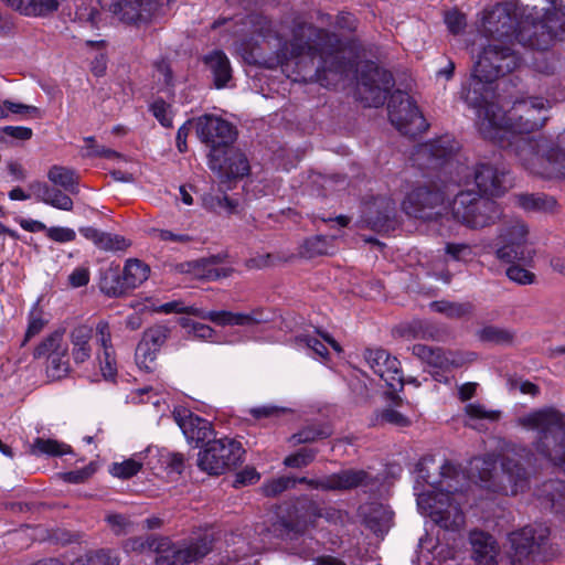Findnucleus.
<instances>
[{
    "mask_svg": "<svg viewBox=\"0 0 565 565\" xmlns=\"http://www.w3.org/2000/svg\"><path fill=\"white\" fill-rule=\"evenodd\" d=\"M203 206L212 212L225 211L227 214L237 212L238 202L227 195L207 194L203 198Z\"/></svg>",
    "mask_w": 565,
    "mask_h": 565,
    "instance_id": "obj_44",
    "label": "nucleus"
},
{
    "mask_svg": "<svg viewBox=\"0 0 565 565\" xmlns=\"http://www.w3.org/2000/svg\"><path fill=\"white\" fill-rule=\"evenodd\" d=\"M8 8L26 18H49L65 0H1Z\"/></svg>",
    "mask_w": 565,
    "mask_h": 565,
    "instance_id": "obj_29",
    "label": "nucleus"
},
{
    "mask_svg": "<svg viewBox=\"0 0 565 565\" xmlns=\"http://www.w3.org/2000/svg\"><path fill=\"white\" fill-rule=\"evenodd\" d=\"M445 23L452 34H458L466 28V15L458 11H449L445 14Z\"/></svg>",
    "mask_w": 565,
    "mask_h": 565,
    "instance_id": "obj_61",
    "label": "nucleus"
},
{
    "mask_svg": "<svg viewBox=\"0 0 565 565\" xmlns=\"http://www.w3.org/2000/svg\"><path fill=\"white\" fill-rule=\"evenodd\" d=\"M3 107H4L6 118H8L10 114L28 116V117H39L40 116V109L38 107L31 106V105H25L22 103L3 100Z\"/></svg>",
    "mask_w": 565,
    "mask_h": 565,
    "instance_id": "obj_57",
    "label": "nucleus"
},
{
    "mask_svg": "<svg viewBox=\"0 0 565 565\" xmlns=\"http://www.w3.org/2000/svg\"><path fill=\"white\" fill-rule=\"evenodd\" d=\"M516 0L507 1L484 10L479 32L489 42H511L515 39L523 45L536 50H546L554 40H565V26L558 29L550 23L553 19L546 15L545 21L536 22L532 13Z\"/></svg>",
    "mask_w": 565,
    "mask_h": 565,
    "instance_id": "obj_2",
    "label": "nucleus"
},
{
    "mask_svg": "<svg viewBox=\"0 0 565 565\" xmlns=\"http://www.w3.org/2000/svg\"><path fill=\"white\" fill-rule=\"evenodd\" d=\"M178 423L185 438L196 444L207 441L213 433L209 420L192 414L180 418Z\"/></svg>",
    "mask_w": 565,
    "mask_h": 565,
    "instance_id": "obj_32",
    "label": "nucleus"
},
{
    "mask_svg": "<svg viewBox=\"0 0 565 565\" xmlns=\"http://www.w3.org/2000/svg\"><path fill=\"white\" fill-rule=\"evenodd\" d=\"M199 139L209 148L207 164L220 178L235 179L247 174V158L234 146L236 128L227 120L204 115L196 119Z\"/></svg>",
    "mask_w": 565,
    "mask_h": 565,
    "instance_id": "obj_6",
    "label": "nucleus"
},
{
    "mask_svg": "<svg viewBox=\"0 0 565 565\" xmlns=\"http://www.w3.org/2000/svg\"><path fill=\"white\" fill-rule=\"evenodd\" d=\"M516 425L535 431L532 446L536 454L565 473V414L543 407L519 416Z\"/></svg>",
    "mask_w": 565,
    "mask_h": 565,
    "instance_id": "obj_9",
    "label": "nucleus"
},
{
    "mask_svg": "<svg viewBox=\"0 0 565 565\" xmlns=\"http://www.w3.org/2000/svg\"><path fill=\"white\" fill-rule=\"evenodd\" d=\"M457 142L449 136L441 137L416 147L414 161L420 168H445L450 180L458 184H469L471 179L480 192L489 195H501L509 186L508 172L490 163H478L473 168L455 159Z\"/></svg>",
    "mask_w": 565,
    "mask_h": 565,
    "instance_id": "obj_4",
    "label": "nucleus"
},
{
    "mask_svg": "<svg viewBox=\"0 0 565 565\" xmlns=\"http://www.w3.org/2000/svg\"><path fill=\"white\" fill-rule=\"evenodd\" d=\"M99 17L100 13L95 7L85 3L79 4L75 11V18L79 22H86L93 26L98 24Z\"/></svg>",
    "mask_w": 565,
    "mask_h": 565,
    "instance_id": "obj_58",
    "label": "nucleus"
},
{
    "mask_svg": "<svg viewBox=\"0 0 565 565\" xmlns=\"http://www.w3.org/2000/svg\"><path fill=\"white\" fill-rule=\"evenodd\" d=\"M150 110L156 119L166 128L172 127V110L171 106L166 103L163 99H156L151 106Z\"/></svg>",
    "mask_w": 565,
    "mask_h": 565,
    "instance_id": "obj_55",
    "label": "nucleus"
},
{
    "mask_svg": "<svg viewBox=\"0 0 565 565\" xmlns=\"http://www.w3.org/2000/svg\"><path fill=\"white\" fill-rule=\"evenodd\" d=\"M450 212L456 222L471 230L489 227L502 215L501 207L495 201L473 191L459 192L450 204Z\"/></svg>",
    "mask_w": 565,
    "mask_h": 565,
    "instance_id": "obj_11",
    "label": "nucleus"
},
{
    "mask_svg": "<svg viewBox=\"0 0 565 565\" xmlns=\"http://www.w3.org/2000/svg\"><path fill=\"white\" fill-rule=\"evenodd\" d=\"M331 435V430L324 425H311L302 428L298 433L290 436L289 441L292 446L300 444L313 443L318 439L328 438Z\"/></svg>",
    "mask_w": 565,
    "mask_h": 565,
    "instance_id": "obj_42",
    "label": "nucleus"
},
{
    "mask_svg": "<svg viewBox=\"0 0 565 565\" xmlns=\"http://www.w3.org/2000/svg\"><path fill=\"white\" fill-rule=\"evenodd\" d=\"M204 62L213 76L216 88L226 86L232 77V70L227 56L222 51H214L204 57Z\"/></svg>",
    "mask_w": 565,
    "mask_h": 565,
    "instance_id": "obj_34",
    "label": "nucleus"
},
{
    "mask_svg": "<svg viewBox=\"0 0 565 565\" xmlns=\"http://www.w3.org/2000/svg\"><path fill=\"white\" fill-rule=\"evenodd\" d=\"M150 268L139 259H128L122 270L124 285L129 290L139 287L149 277Z\"/></svg>",
    "mask_w": 565,
    "mask_h": 565,
    "instance_id": "obj_38",
    "label": "nucleus"
},
{
    "mask_svg": "<svg viewBox=\"0 0 565 565\" xmlns=\"http://www.w3.org/2000/svg\"><path fill=\"white\" fill-rule=\"evenodd\" d=\"M515 333L507 328L489 326L480 331V339L495 344H511Z\"/></svg>",
    "mask_w": 565,
    "mask_h": 565,
    "instance_id": "obj_45",
    "label": "nucleus"
},
{
    "mask_svg": "<svg viewBox=\"0 0 565 565\" xmlns=\"http://www.w3.org/2000/svg\"><path fill=\"white\" fill-rule=\"evenodd\" d=\"M548 99L531 96L516 99L510 109L502 111L500 106L488 100L475 107L477 127L484 139L503 147L507 134L527 135L541 130L548 120Z\"/></svg>",
    "mask_w": 565,
    "mask_h": 565,
    "instance_id": "obj_5",
    "label": "nucleus"
},
{
    "mask_svg": "<svg viewBox=\"0 0 565 565\" xmlns=\"http://www.w3.org/2000/svg\"><path fill=\"white\" fill-rule=\"evenodd\" d=\"M550 536V530L543 524L526 525L508 536L511 545L510 557L513 565H525L530 557L540 552Z\"/></svg>",
    "mask_w": 565,
    "mask_h": 565,
    "instance_id": "obj_18",
    "label": "nucleus"
},
{
    "mask_svg": "<svg viewBox=\"0 0 565 565\" xmlns=\"http://www.w3.org/2000/svg\"><path fill=\"white\" fill-rule=\"evenodd\" d=\"M416 469L417 479L431 487L417 494L420 512L446 530H458L463 524L461 504L470 489L466 475L450 461L436 465L431 456L420 459Z\"/></svg>",
    "mask_w": 565,
    "mask_h": 565,
    "instance_id": "obj_1",
    "label": "nucleus"
},
{
    "mask_svg": "<svg viewBox=\"0 0 565 565\" xmlns=\"http://www.w3.org/2000/svg\"><path fill=\"white\" fill-rule=\"evenodd\" d=\"M287 50L291 57L318 58L313 81L323 87L337 85L355 67V60L347 55L338 35L312 24H297Z\"/></svg>",
    "mask_w": 565,
    "mask_h": 565,
    "instance_id": "obj_3",
    "label": "nucleus"
},
{
    "mask_svg": "<svg viewBox=\"0 0 565 565\" xmlns=\"http://www.w3.org/2000/svg\"><path fill=\"white\" fill-rule=\"evenodd\" d=\"M296 487V480L292 477L282 476L277 479L265 482L260 490L266 497H276L281 492Z\"/></svg>",
    "mask_w": 565,
    "mask_h": 565,
    "instance_id": "obj_47",
    "label": "nucleus"
},
{
    "mask_svg": "<svg viewBox=\"0 0 565 565\" xmlns=\"http://www.w3.org/2000/svg\"><path fill=\"white\" fill-rule=\"evenodd\" d=\"M356 18L348 12H340L335 17L334 26L343 32H354L356 30Z\"/></svg>",
    "mask_w": 565,
    "mask_h": 565,
    "instance_id": "obj_64",
    "label": "nucleus"
},
{
    "mask_svg": "<svg viewBox=\"0 0 565 565\" xmlns=\"http://www.w3.org/2000/svg\"><path fill=\"white\" fill-rule=\"evenodd\" d=\"M393 85L392 74L375 63L365 62L361 66L358 77V95L365 106H382Z\"/></svg>",
    "mask_w": 565,
    "mask_h": 565,
    "instance_id": "obj_14",
    "label": "nucleus"
},
{
    "mask_svg": "<svg viewBox=\"0 0 565 565\" xmlns=\"http://www.w3.org/2000/svg\"><path fill=\"white\" fill-rule=\"evenodd\" d=\"M430 308L448 318H461L470 315L473 310V306L470 302H450L445 300L431 302Z\"/></svg>",
    "mask_w": 565,
    "mask_h": 565,
    "instance_id": "obj_43",
    "label": "nucleus"
},
{
    "mask_svg": "<svg viewBox=\"0 0 565 565\" xmlns=\"http://www.w3.org/2000/svg\"><path fill=\"white\" fill-rule=\"evenodd\" d=\"M396 216V203L390 196H379L366 205V222L375 231L392 228Z\"/></svg>",
    "mask_w": 565,
    "mask_h": 565,
    "instance_id": "obj_26",
    "label": "nucleus"
},
{
    "mask_svg": "<svg viewBox=\"0 0 565 565\" xmlns=\"http://www.w3.org/2000/svg\"><path fill=\"white\" fill-rule=\"evenodd\" d=\"M93 337L94 328L86 323L77 324L70 331L71 358L75 365H83L90 360L93 354L90 341Z\"/></svg>",
    "mask_w": 565,
    "mask_h": 565,
    "instance_id": "obj_28",
    "label": "nucleus"
},
{
    "mask_svg": "<svg viewBox=\"0 0 565 565\" xmlns=\"http://www.w3.org/2000/svg\"><path fill=\"white\" fill-rule=\"evenodd\" d=\"M296 343L300 345H305L309 349H311L316 354L320 356H327L328 355V349L327 347L317 338L307 335V334H300L295 338Z\"/></svg>",
    "mask_w": 565,
    "mask_h": 565,
    "instance_id": "obj_62",
    "label": "nucleus"
},
{
    "mask_svg": "<svg viewBox=\"0 0 565 565\" xmlns=\"http://www.w3.org/2000/svg\"><path fill=\"white\" fill-rule=\"evenodd\" d=\"M530 456L531 450L527 447L514 445L502 455L500 470L497 469L493 455L475 457L469 462V479L491 493L515 495L529 486L527 470L519 459Z\"/></svg>",
    "mask_w": 565,
    "mask_h": 565,
    "instance_id": "obj_7",
    "label": "nucleus"
},
{
    "mask_svg": "<svg viewBox=\"0 0 565 565\" xmlns=\"http://www.w3.org/2000/svg\"><path fill=\"white\" fill-rule=\"evenodd\" d=\"M160 311L164 313H188L199 317L218 326H243L247 321L244 313H234L231 311H206L194 306H185L182 301H170L160 306Z\"/></svg>",
    "mask_w": 565,
    "mask_h": 565,
    "instance_id": "obj_23",
    "label": "nucleus"
},
{
    "mask_svg": "<svg viewBox=\"0 0 565 565\" xmlns=\"http://www.w3.org/2000/svg\"><path fill=\"white\" fill-rule=\"evenodd\" d=\"M79 233L88 241H90L98 249L104 252H124L130 243L124 236L103 232L93 226L79 227Z\"/></svg>",
    "mask_w": 565,
    "mask_h": 565,
    "instance_id": "obj_31",
    "label": "nucleus"
},
{
    "mask_svg": "<svg viewBox=\"0 0 565 565\" xmlns=\"http://www.w3.org/2000/svg\"><path fill=\"white\" fill-rule=\"evenodd\" d=\"M94 333L99 347L96 352V361L105 380H114L117 374L116 352L113 344L111 329L106 320H99Z\"/></svg>",
    "mask_w": 565,
    "mask_h": 565,
    "instance_id": "obj_24",
    "label": "nucleus"
},
{
    "mask_svg": "<svg viewBox=\"0 0 565 565\" xmlns=\"http://www.w3.org/2000/svg\"><path fill=\"white\" fill-rule=\"evenodd\" d=\"M47 179L54 185L60 186L72 195L79 193V175L72 168L57 164L52 166L47 171Z\"/></svg>",
    "mask_w": 565,
    "mask_h": 565,
    "instance_id": "obj_33",
    "label": "nucleus"
},
{
    "mask_svg": "<svg viewBox=\"0 0 565 565\" xmlns=\"http://www.w3.org/2000/svg\"><path fill=\"white\" fill-rule=\"evenodd\" d=\"M168 328L163 326H154L143 332L141 340L159 351L168 338Z\"/></svg>",
    "mask_w": 565,
    "mask_h": 565,
    "instance_id": "obj_53",
    "label": "nucleus"
},
{
    "mask_svg": "<svg viewBox=\"0 0 565 565\" xmlns=\"http://www.w3.org/2000/svg\"><path fill=\"white\" fill-rule=\"evenodd\" d=\"M412 353L430 367L443 371L459 367L465 362V359L458 352L445 351L425 344L413 345Z\"/></svg>",
    "mask_w": 565,
    "mask_h": 565,
    "instance_id": "obj_25",
    "label": "nucleus"
},
{
    "mask_svg": "<svg viewBox=\"0 0 565 565\" xmlns=\"http://www.w3.org/2000/svg\"><path fill=\"white\" fill-rule=\"evenodd\" d=\"M30 190L34 199L39 202L62 211L73 210L74 202L68 192L39 181L31 183Z\"/></svg>",
    "mask_w": 565,
    "mask_h": 565,
    "instance_id": "obj_30",
    "label": "nucleus"
},
{
    "mask_svg": "<svg viewBox=\"0 0 565 565\" xmlns=\"http://www.w3.org/2000/svg\"><path fill=\"white\" fill-rule=\"evenodd\" d=\"M303 249L308 257L327 255L330 253V241L326 236H315L305 242Z\"/></svg>",
    "mask_w": 565,
    "mask_h": 565,
    "instance_id": "obj_52",
    "label": "nucleus"
},
{
    "mask_svg": "<svg viewBox=\"0 0 565 565\" xmlns=\"http://www.w3.org/2000/svg\"><path fill=\"white\" fill-rule=\"evenodd\" d=\"M141 469V463L135 459H127L122 462H114L109 472L120 479H129L137 475Z\"/></svg>",
    "mask_w": 565,
    "mask_h": 565,
    "instance_id": "obj_50",
    "label": "nucleus"
},
{
    "mask_svg": "<svg viewBox=\"0 0 565 565\" xmlns=\"http://www.w3.org/2000/svg\"><path fill=\"white\" fill-rule=\"evenodd\" d=\"M469 541L477 565H498L500 547L491 534L483 531H472Z\"/></svg>",
    "mask_w": 565,
    "mask_h": 565,
    "instance_id": "obj_27",
    "label": "nucleus"
},
{
    "mask_svg": "<svg viewBox=\"0 0 565 565\" xmlns=\"http://www.w3.org/2000/svg\"><path fill=\"white\" fill-rule=\"evenodd\" d=\"M297 483H303L310 489L321 491H349L359 487H367L373 483L372 476L363 469H343L339 472L321 478H294Z\"/></svg>",
    "mask_w": 565,
    "mask_h": 565,
    "instance_id": "obj_20",
    "label": "nucleus"
},
{
    "mask_svg": "<svg viewBox=\"0 0 565 565\" xmlns=\"http://www.w3.org/2000/svg\"><path fill=\"white\" fill-rule=\"evenodd\" d=\"M507 277L518 285H532L535 281V275L515 264H512L507 268Z\"/></svg>",
    "mask_w": 565,
    "mask_h": 565,
    "instance_id": "obj_56",
    "label": "nucleus"
},
{
    "mask_svg": "<svg viewBox=\"0 0 565 565\" xmlns=\"http://www.w3.org/2000/svg\"><path fill=\"white\" fill-rule=\"evenodd\" d=\"M34 358H46V373L53 380L66 376L71 370L68 345L63 332L55 331L47 335L34 350Z\"/></svg>",
    "mask_w": 565,
    "mask_h": 565,
    "instance_id": "obj_21",
    "label": "nucleus"
},
{
    "mask_svg": "<svg viewBox=\"0 0 565 565\" xmlns=\"http://www.w3.org/2000/svg\"><path fill=\"white\" fill-rule=\"evenodd\" d=\"M118 21L130 25L148 24L158 11V0H98Z\"/></svg>",
    "mask_w": 565,
    "mask_h": 565,
    "instance_id": "obj_19",
    "label": "nucleus"
},
{
    "mask_svg": "<svg viewBox=\"0 0 565 565\" xmlns=\"http://www.w3.org/2000/svg\"><path fill=\"white\" fill-rule=\"evenodd\" d=\"M222 23L228 24L227 31H230L231 34L236 38V42L244 44L246 35L245 15L231 18L228 20H224Z\"/></svg>",
    "mask_w": 565,
    "mask_h": 565,
    "instance_id": "obj_59",
    "label": "nucleus"
},
{
    "mask_svg": "<svg viewBox=\"0 0 565 565\" xmlns=\"http://www.w3.org/2000/svg\"><path fill=\"white\" fill-rule=\"evenodd\" d=\"M514 153L530 173L544 179L565 177V130L557 141L546 136L520 139Z\"/></svg>",
    "mask_w": 565,
    "mask_h": 565,
    "instance_id": "obj_10",
    "label": "nucleus"
},
{
    "mask_svg": "<svg viewBox=\"0 0 565 565\" xmlns=\"http://www.w3.org/2000/svg\"><path fill=\"white\" fill-rule=\"evenodd\" d=\"M163 537H157L154 535L135 536L128 539L124 547L127 552H136L140 554H154V557L159 555V544L162 543Z\"/></svg>",
    "mask_w": 565,
    "mask_h": 565,
    "instance_id": "obj_40",
    "label": "nucleus"
},
{
    "mask_svg": "<svg viewBox=\"0 0 565 565\" xmlns=\"http://www.w3.org/2000/svg\"><path fill=\"white\" fill-rule=\"evenodd\" d=\"M527 227L519 220L510 222L501 231L500 237L503 245L498 247L495 256L507 264L520 262L530 264L533 260L534 252L526 246Z\"/></svg>",
    "mask_w": 565,
    "mask_h": 565,
    "instance_id": "obj_16",
    "label": "nucleus"
},
{
    "mask_svg": "<svg viewBox=\"0 0 565 565\" xmlns=\"http://www.w3.org/2000/svg\"><path fill=\"white\" fill-rule=\"evenodd\" d=\"M84 141L86 146L84 147V156L89 158H107V159H114L119 158L120 154L109 149L103 145H98L94 137H85Z\"/></svg>",
    "mask_w": 565,
    "mask_h": 565,
    "instance_id": "obj_49",
    "label": "nucleus"
},
{
    "mask_svg": "<svg viewBox=\"0 0 565 565\" xmlns=\"http://www.w3.org/2000/svg\"><path fill=\"white\" fill-rule=\"evenodd\" d=\"M509 43L489 42L482 47L468 86L461 93V98L469 107H479L490 100L493 96L492 83L519 67L520 57Z\"/></svg>",
    "mask_w": 565,
    "mask_h": 565,
    "instance_id": "obj_8",
    "label": "nucleus"
},
{
    "mask_svg": "<svg viewBox=\"0 0 565 565\" xmlns=\"http://www.w3.org/2000/svg\"><path fill=\"white\" fill-rule=\"evenodd\" d=\"M445 250L455 260H466L472 256V249L468 244L448 243Z\"/></svg>",
    "mask_w": 565,
    "mask_h": 565,
    "instance_id": "obj_63",
    "label": "nucleus"
},
{
    "mask_svg": "<svg viewBox=\"0 0 565 565\" xmlns=\"http://www.w3.org/2000/svg\"><path fill=\"white\" fill-rule=\"evenodd\" d=\"M245 449L233 438L222 437L207 440L198 454V467L210 476H220L235 468L243 459Z\"/></svg>",
    "mask_w": 565,
    "mask_h": 565,
    "instance_id": "obj_13",
    "label": "nucleus"
},
{
    "mask_svg": "<svg viewBox=\"0 0 565 565\" xmlns=\"http://www.w3.org/2000/svg\"><path fill=\"white\" fill-rule=\"evenodd\" d=\"M214 536L210 532L178 542L163 537L154 563L157 565H199L212 552Z\"/></svg>",
    "mask_w": 565,
    "mask_h": 565,
    "instance_id": "obj_12",
    "label": "nucleus"
},
{
    "mask_svg": "<svg viewBox=\"0 0 565 565\" xmlns=\"http://www.w3.org/2000/svg\"><path fill=\"white\" fill-rule=\"evenodd\" d=\"M539 499L546 502L556 512L565 509V482L548 480L537 490Z\"/></svg>",
    "mask_w": 565,
    "mask_h": 565,
    "instance_id": "obj_35",
    "label": "nucleus"
},
{
    "mask_svg": "<svg viewBox=\"0 0 565 565\" xmlns=\"http://www.w3.org/2000/svg\"><path fill=\"white\" fill-rule=\"evenodd\" d=\"M406 214L425 221H437L441 216L444 193L437 188L419 185L407 193L402 202Z\"/></svg>",
    "mask_w": 565,
    "mask_h": 565,
    "instance_id": "obj_17",
    "label": "nucleus"
},
{
    "mask_svg": "<svg viewBox=\"0 0 565 565\" xmlns=\"http://www.w3.org/2000/svg\"><path fill=\"white\" fill-rule=\"evenodd\" d=\"M157 350L140 340L136 348V362L140 369L150 371L157 356Z\"/></svg>",
    "mask_w": 565,
    "mask_h": 565,
    "instance_id": "obj_51",
    "label": "nucleus"
},
{
    "mask_svg": "<svg viewBox=\"0 0 565 565\" xmlns=\"http://www.w3.org/2000/svg\"><path fill=\"white\" fill-rule=\"evenodd\" d=\"M105 521L116 535H125L135 531L134 522L125 514L108 513Z\"/></svg>",
    "mask_w": 565,
    "mask_h": 565,
    "instance_id": "obj_46",
    "label": "nucleus"
},
{
    "mask_svg": "<svg viewBox=\"0 0 565 565\" xmlns=\"http://www.w3.org/2000/svg\"><path fill=\"white\" fill-rule=\"evenodd\" d=\"M364 359L370 369L379 375L391 390L398 391L403 388V372L397 358L391 355L386 350L377 348L366 349L364 351Z\"/></svg>",
    "mask_w": 565,
    "mask_h": 565,
    "instance_id": "obj_22",
    "label": "nucleus"
},
{
    "mask_svg": "<svg viewBox=\"0 0 565 565\" xmlns=\"http://www.w3.org/2000/svg\"><path fill=\"white\" fill-rule=\"evenodd\" d=\"M387 108L392 125L405 136L415 137L428 127L415 102L404 92L393 93Z\"/></svg>",
    "mask_w": 565,
    "mask_h": 565,
    "instance_id": "obj_15",
    "label": "nucleus"
},
{
    "mask_svg": "<svg viewBox=\"0 0 565 565\" xmlns=\"http://www.w3.org/2000/svg\"><path fill=\"white\" fill-rule=\"evenodd\" d=\"M516 202L530 212L551 213L557 207L555 198L544 193L520 194L516 196Z\"/></svg>",
    "mask_w": 565,
    "mask_h": 565,
    "instance_id": "obj_36",
    "label": "nucleus"
},
{
    "mask_svg": "<svg viewBox=\"0 0 565 565\" xmlns=\"http://www.w3.org/2000/svg\"><path fill=\"white\" fill-rule=\"evenodd\" d=\"M46 236L56 243H67L76 238V233L70 227L52 226L47 227Z\"/></svg>",
    "mask_w": 565,
    "mask_h": 565,
    "instance_id": "obj_60",
    "label": "nucleus"
},
{
    "mask_svg": "<svg viewBox=\"0 0 565 565\" xmlns=\"http://www.w3.org/2000/svg\"><path fill=\"white\" fill-rule=\"evenodd\" d=\"M99 287L109 297H119L129 290L118 267H109L102 273Z\"/></svg>",
    "mask_w": 565,
    "mask_h": 565,
    "instance_id": "obj_37",
    "label": "nucleus"
},
{
    "mask_svg": "<svg viewBox=\"0 0 565 565\" xmlns=\"http://www.w3.org/2000/svg\"><path fill=\"white\" fill-rule=\"evenodd\" d=\"M465 414L470 420L487 419L495 422L500 418V412L487 409L479 403H470L465 406Z\"/></svg>",
    "mask_w": 565,
    "mask_h": 565,
    "instance_id": "obj_54",
    "label": "nucleus"
},
{
    "mask_svg": "<svg viewBox=\"0 0 565 565\" xmlns=\"http://www.w3.org/2000/svg\"><path fill=\"white\" fill-rule=\"evenodd\" d=\"M316 449L301 448L297 452L287 456L284 459V465L288 468H305L316 459Z\"/></svg>",
    "mask_w": 565,
    "mask_h": 565,
    "instance_id": "obj_48",
    "label": "nucleus"
},
{
    "mask_svg": "<svg viewBox=\"0 0 565 565\" xmlns=\"http://www.w3.org/2000/svg\"><path fill=\"white\" fill-rule=\"evenodd\" d=\"M72 451L71 447L66 444L58 443L55 439H44L38 437L33 444L30 445L29 454L32 456H63Z\"/></svg>",
    "mask_w": 565,
    "mask_h": 565,
    "instance_id": "obj_39",
    "label": "nucleus"
},
{
    "mask_svg": "<svg viewBox=\"0 0 565 565\" xmlns=\"http://www.w3.org/2000/svg\"><path fill=\"white\" fill-rule=\"evenodd\" d=\"M545 3L548 7H544L541 9V11H544V13L541 15V12L536 10V7H532L531 11H529V6L524 7L526 9L525 13H532L533 17L536 19V22L539 21H545L546 15H550L553 19V22L550 24L556 29L559 26H565V8H558L557 1L558 0H544Z\"/></svg>",
    "mask_w": 565,
    "mask_h": 565,
    "instance_id": "obj_41",
    "label": "nucleus"
}]
</instances>
